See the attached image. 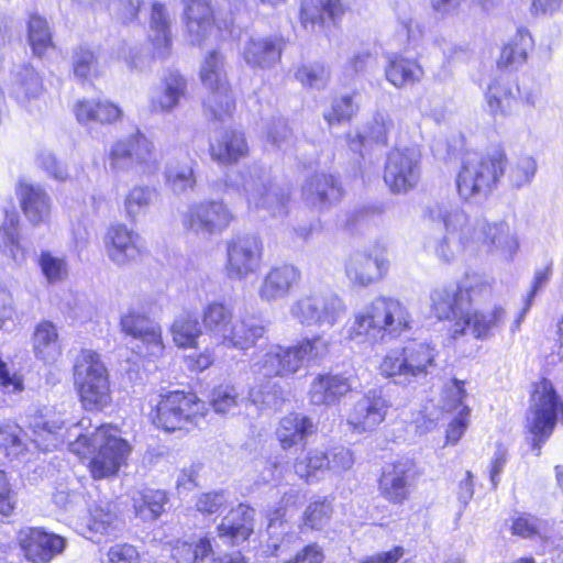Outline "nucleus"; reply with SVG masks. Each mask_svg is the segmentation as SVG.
Masks as SVG:
<instances>
[{"label":"nucleus","instance_id":"1","mask_svg":"<svg viewBox=\"0 0 563 563\" xmlns=\"http://www.w3.org/2000/svg\"><path fill=\"white\" fill-rule=\"evenodd\" d=\"M487 283L464 285L456 283L435 287L430 292V313L439 322H446L448 335L455 340L464 335L467 329L477 340H486L498 332L505 324L507 311L501 305L490 310H470L473 305V292Z\"/></svg>","mask_w":563,"mask_h":563},{"label":"nucleus","instance_id":"2","mask_svg":"<svg viewBox=\"0 0 563 563\" xmlns=\"http://www.w3.org/2000/svg\"><path fill=\"white\" fill-rule=\"evenodd\" d=\"M69 451L84 464L93 481L117 477L128 466L132 445L112 423H101L90 433H80Z\"/></svg>","mask_w":563,"mask_h":563},{"label":"nucleus","instance_id":"3","mask_svg":"<svg viewBox=\"0 0 563 563\" xmlns=\"http://www.w3.org/2000/svg\"><path fill=\"white\" fill-rule=\"evenodd\" d=\"M412 317L408 307L397 298L378 296L355 316L347 329L349 340L376 343L386 338L396 339L412 329Z\"/></svg>","mask_w":563,"mask_h":563},{"label":"nucleus","instance_id":"4","mask_svg":"<svg viewBox=\"0 0 563 563\" xmlns=\"http://www.w3.org/2000/svg\"><path fill=\"white\" fill-rule=\"evenodd\" d=\"M209 409L206 401L191 389H168L157 394L151 405L150 423L165 434L189 433L199 429Z\"/></svg>","mask_w":563,"mask_h":563},{"label":"nucleus","instance_id":"5","mask_svg":"<svg viewBox=\"0 0 563 563\" xmlns=\"http://www.w3.org/2000/svg\"><path fill=\"white\" fill-rule=\"evenodd\" d=\"M509 165L503 144H495L462 162L456 189L464 200L488 197L497 189Z\"/></svg>","mask_w":563,"mask_h":563},{"label":"nucleus","instance_id":"6","mask_svg":"<svg viewBox=\"0 0 563 563\" xmlns=\"http://www.w3.org/2000/svg\"><path fill=\"white\" fill-rule=\"evenodd\" d=\"M71 372L74 389L84 410L100 412L111 406V375L97 351L81 349Z\"/></svg>","mask_w":563,"mask_h":563},{"label":"nucleus","instance_id":"7","mask_svg":"<svg viewBox=\"0 0 563 563\" xmlns=\"http://www.w3.org/2000/svg\"><path fill=\"white\" fill-rule=\"evenodd\" d=\"M330 341L321 334L305 336L292 345H273L257 362V372L264 378H288L295 376L305 361L318 362L330 352Z\"/></svg>","mask_w":563,"mask_h":563},{"label":"nucleus","instance_id":"8","mask_svg":"<svg viewBox=\"0 0 563 563\" xmlns=\"http://www.w3.org/2000/svg\"><path fill=\"white\" fill-rule=\"evenodd\" d=\"M438 355L439 352L433 344L409 339L405 344L388 350L379 361L377 371L385 379H424L437 367Z\"/></svg>","mask_w":563,"mask_h":563},{"label":"nucleus","instance_id":"9","mask_svg":"<svg viewBox=\"0 0 563 563\" xmlns=\"http://www.w3.org/2000/svg\"><path fill=\"white\" fill-rule=\"evenodd\" d=\"M198 76L207 90L202 101L205 112L214 121L231 118L236 110V98L225 71V56L219 49L208 51Z\"/></svg>","mask_w":563,"mask_h":563},{"label":"nucleus","instance_id":"10","mask_svg":"<svg viewBox=\"0 0 563 563\" xmlns=\"http://www.w3.org/2000/svg\"><path fill=\"white\" fill-rule=\"evenodd\" d=\"M107 159L113 172L137 168L142 175L150 176L159 168L154 143L140 129L113 141Z\"/></svg>","mask_w":563,"mask_h":563},{"label":"nucleus","instance_id":"11","mask_svg":"<svg viewBox=\"0 0 563 563\" xmlns=\"http://www.w3.org/2000/svg\"><path fill=\"white\" fill-rule=\"evenodd\" d=\"M236 217L223 199H203L192 202L181 216L186 233L221 234Z\"/></svg>","mask_w":563,"mask_h":563},{"label":"nucleus","instance_id":"12","mask_svg":"<svg viewBox=\"0 0 563 563\" xmlns=\"http://www.w3.org/2000/svg\"><path fill=\"white\" fill-rule=\"evenodd\" d=\"M422 155L417 147H393L386 157L383 179L393 194L413 190L421 178Z\"/></svg>","mask_w":563,"mask_h":563},{"label":"nucleus","instance_id":"13","mask_svg":"<svg viewBox=\"0 0 563 563\" xmlns=\"http://www.w3.org/2000/svg\"><path fill=\"white\" fill-rule=\"evenodd\" d=\"M354 464L353 452L336 445L327 450L309 449L294 461V470L306 484L317 483L325 472H345Z\"/></svg>","mask_w":563,"mask_h":563},{"label":"nucleus","instance_id":"14","mask_svg":"<svg viewBox=\"0 0 563 563\" xmlns=\"http://www.w3.org/2000/svg\"><path fill=\"white\" fill-rule=\"evenodd\" d=\"M390 260L384 245H374L349 256L344 273L353 288H366L377 284L388 275Z\"/></svg>","mask_w":563,"mask_h":563},{"label":"nucleus","instance_id":"15","mask_svg":"<svg viewBox=\"0 0 563 563\" xmlns=\"http://www.w3.org/2000/svg\"><path fill=\"white\" fill-rule=\"evenodd\" d=\"M420 475L415 461L400 459L383 465L377 476L379 496L391 506H401L411 498L412 485Z\"/></svg>","mask_w":563,"mask_h":563},{"label":"nucleus","instance_id":"16","mask_svg":"<svg viewBox=\"0 0 563 563\" xmlns=\"http://www.w3.org/2000/svg\"><path fill=\"white\" fill-rule=\"evenodd\" d=\"M263 240L252 233L239 234L227 242L225 274L229 278L243 279L257 272L263 262Z\"/></svg>","mask_w":563,"mask_h":563},{"label":"nucleus","instance_id":"17","mask_svg":"<svg viewBox=\"0 0 563 563\" xmlns=\"http://www.w3.org/2000/svg\"><path fill=\"white\" fill-rule=\"evenodd\" d=\"M181 21L188 34L205 38L216 31L218 40L231 34L233 22L221 23L217 19V8L213 0H181Z\"/></svg>","mask_w":563,"mask_h":563},{"label":"nucleus","instance_id":"18","mask_svg":"<svg viewBox=\"0 0 563 563\" xmlns=\"http://www.w3.org/2000/svg\"><path fill=\"white\" fill-rule=\"evenodd\" d=\"M484 100L488 114L495 123L510 118L519 107L530 108L534 104L532 96H522L517 82L503 78H495L488 84L484 92Z\"/></svg>","mask_w":563,"mask_h":563},{"label":"nucleus","instance_id":"19","mask_svg":"<svg viewBox=\"0 0 563 563\" xmlns=\"http://www.w3.org/2000/svg\"><path fill=\"white\" fill-rule=\"evenodd\" d=\"M66 539L43 527H29L19 532L18 547L29 563H51L66 549Z\"/></svg>","mask_w":563,"mask_h":563},{"label":"nucleus","instance_id":"20","mask_svg":"<svg viewBox=\"0 0 563 563\" xmlns=\"http://www.w3.org/2000/svg\"><path fill=\"white\" fill-rule=\"evenodd\" d=\"M119 327L121 333L141 343L145 354L158 356L164 353L163 328L147 313L131 308L120 317Z\"/></svg>","mask_w":563,"mask_h":563},{"label":"nucleus","instance_id":"21","mask_svg":"<svg viewBox=\"0 0 563 563\" xmlns=\"http://www.w3.org/2000/svg\"><path fill=\"white\" fill-rule=\"evenodd\" d=\"M319 422L301 410H289L282 416L275 427L274 437L283 452L305 448L310 438L317 435Z\"/></svg>","mask_w":563,"mask_h":563},{"label":"nucleus","instance_id":"22","mask_svg":"<svg viewBox=\"0 0 563 563\" xmlns=\"http://www.w3.org/2000/svg\"><path fill=\"white\" fill-rule=\"evenodd\" d=\"M103 246L109 260L120 266L131 264L145 254L139 232L122 222L108 225Z\"/></svg>","mask_w":563,"mask_h":563},{"label":"nucleus","instance_id":"23","mask_svg":"<svg viewBox=\"0 0 563 563\" xmlns=\"http://www.w3.org/2000/svg\"><path fill=\"white\" fill-rule=\"evenodd\" d=\"M389 408L390 402L380 389H369L353 405L347 424L358 433L372 432L385 421Z\"/></svg>","mask_w":563,"mask_h":563},{"label":"nucleus","instance_id":"24","mask_svg":"<svg viewBox=\"0 0 563 563\" xmlns=\"http://www.w3.org/2000/svg\"><path fill=\"white\" fill-rule=\"evenodd\" d=\"M255 515L246 503L231 507L216 527L218 538L231 547L249 542L255 532Z\"/></svg>","mask_w":563,"mask_h":563},{"label":"nucleus","instance_id":"25","mask_svg":"<svg viewBox=\"0 0 563 563\" xmlns=\"http://www.w3.org/2000/svg\"><path fill=\"white\" fill-rule=\"evenodd\" d=\"M341 309V300L333 297L308 295L297 299L291 306V314L302 325L335 323Z\"/></svg>","mask_w":563,"mask_h":563},{"label":"nucleus","instance_id":"26","mask_svg":"<svg viewBox=\"0 0 563 563\" xmlns=\"http://www.w3.org/2000/svg\"><path fill=\"white\" fill-rule=\"evenodd\" d=\"M73 113L84 126L115 125L124 117L120 104L106 98H80L74 103Z\"/></svg>","mask_w":563,"mask_h":563},{"label":"nucleus","instance_id":"27","mask_svg":"<svg viewBox=\"0 0 563 563\" xmlns=\"http://www.w3.org/2000/svg\"><path fill=\"white\" fill-rule=\"evenodd\" d=\"M473 240L477 247L487 254L499 253L512 257L519 247L517 238L504 221H484L476 224L473 230Z\"/></svg>","mask_w":563,"mask_h":563},{"label":"nucleus","instance_id":"28","mask_svg":"<svg viewBox=\"0 0 563 563\" xmlns=\"http://www.w3.org/2000/svg\"><path fill=\"white\" fill-rule=\"evenodd\" d=\"M349 11L346 0H301L298 20L305 29L338 25Z\"/></svg>","mask_w":563,"mask_h":563},{"label":"nucleus","instance_id":"29","mask_svg":"<svg viewBox=\"0 0 563 563\" xmlns=\"http://www.w3.org/2000/svg\"><path fill=\"white\" fill-rule=\"evenodd\" d=\"M120 522L118 505L110 499L90 503L81 518V525L89 538L97 540L113 534L119 529Z\"/></svg>","mask_w":563,"mask_h":563},{"label":"nucleus","instance_id":"30","mask_svg":"<svg viewBox=\"0 0 563 563\" xmlns=\"http://www.w3.org/2000/svg\"><path fill=\"white\" fill-rule=\"evenodd\" d=\"M426 76L419 58L408 56L401 52L390 53L386 56L384 77L396 89H404L419 85Z\"/></svg>","mask_w":563,"mask_h":563},{"label":"nucleus","instance_id":"31","mask_svg":"<svg viewBox=\"0 0 563 563\" xmlns=\"http://www.w3.org/2000/svg\"><path fill=\"white\" fill-rule=\"evenodd\" d=\"M286 44L287 40L282 35L250 37L242 57L252 68L267 69L280 63Z\"/></svg>","mask_w":563,"mask_h":563},{"label":"nucleus","instance_id":"32","mask_svg":"<svg viewBox=\"0 0 563 563\" xmlns=\"http://www.w3.org/2000/svg\"><path fill=\"white\" fill-rule=\"evenodd\" d=\"M250 152L245 132L234 128L223 130L209 145L211 159L229 166L247 158Z\"/></svg>","mask_w":563,"mask_h":563},{"label":"nucleus","instance_id":"33","mask_svg":"<svg viewBox=\"0 0 563 563\" xmlns=\"http://www.w3.org/2000/svg\"><path fill=\"white\" fill-rule=\"evenodd\" d=\"M301 280L300 269L290 263L272 266L258 289L263 300L272 301L287 296Z\"/></svg>","mask_w":563,"mask_h":563},{"label":"nucleus","instance_id":"34","mask_svg":"<svg viewBox=\"0 0 563 563\" xmlns=\"http://www.w3.org/2000/svg\"><path fill=\"white\" fill-rule=\"evenodd\" d=\"M305 189L311 203L319 208L339 203L345 196L340 176L325 172L312 174L307 179Z\"/></svg>","mask_w":563,"mask_h":563},{"label":"nucleus","instance_id":"35","mask_svg":"<svg viewBox=\"0 0 563 563\" xmlns=\"http://www.w3.org/2000/svg\"><path fill=\"white\" fill-rule=\"evenodd\" d=\"M353 390L350 377L341 373H320L313 378L309 395L318 404L333 406L351 394Z\"/></svg>","mask_w":563,"mask_h":563},{"label":"nucleus","instance_id":"36","mask_svg":"<svg viewBox=\"0 0 563 563\" xmlns=\"http://www.w3.org/2000/svg\"><path fill=\"white\" fill-rule=\"evenodd\" d=\"M16 195L21 210L32 225L37 227L48 219L51 200L43 187L21 180Z\"/></svg>","mask_w":563,"mask_h":563},{"label":"nucleus","instance_id":"37","mask_svg":"<svg viewBox=\"0 0 563 563\" xmlns=\"http://www.w3.org/2000/svg\"><path fill=\"white\" fill-rule=\"evenodd\" d=\"M187 93V78L177 70H170L162 78L159 95L150 100V110L152 113H168L180 104Z\"/></svg>","mask_w":563,"mask_h":563},{"label":"nucleus","instance_id":"38","mask_svg":"<svg viewBox=\"0 0 563 563\" xmlns=\"http://www.w3.org/2000/svg\"><path fill=\"white\" fill-rule=\"evenodd\" d=\"M534 48V41L530 32L519 27L516 34L500 48L496 60L498 69H518L527 63L529 53Z\"/></svg>","mask_w":563,"mask_h":563},{"label":"nucleus","instance_id":"39","mask_svg":"<svg viewBox=\"0 0 563 563\" xmlns=\"http://www.w3.org/2000/svg\"><path fill=\"white\" fill-rule=\"evenodd\" d=\"M32 350L44 362H54L62 354L59 334L56 325L48 320L40 321L33 331Z\"/></svg>","mask_w":563,"mask_h":563},{"label":"nucleus","instance_id":"40","mask_svg":"<svg viewBox=\"0 0 563 563\" xmlns=\"http://www.w3.org/2000/svg\"><path fill=\"white\" fill-rule=\"evenodd\" d=\"M169 498L164 489L145 487L132 498V506L136 516L143 520H156L165 512Z\"/></svg>","mask_w":563,"mask_h":563},{"label":"nucleus","instance_id":"41","mask_svg":"<svg viewBox=\"0 0 563 563\" xmlns=\"http://www.w3.org/2000/svg\"><path fill=\"white\" fill-rule=\"evenodd\" d=\"M356 90L346 93H333L330 97L329 106L323 112V119L331 126H339L352 121L358 112Z\"/></svg>","mask_w":563,"mask_h":563},{"label":"nucleus","instance_id":"42","mask_svg":"<svg viewBox=\"0 0 563 563\" xmlns=\"http://www.w3.org/2000/svg\"><path fill=\"white\" fill-rule=\"evenodd\" d=\"M150 27L154 33L151 37L153 47L162 55L168 54L172 47V30L165 4L161 2L152 3Z\"/></svg>","mask_w":563,"mask_h":563},{"label":"nucleus","instance_id":"43","mask_svg":"<svg viewBox=\"0 0 563 563\" xmlns=\"http://www.w3.org/2000/svg\"><path fill=\"white\" fill-rule=\"evenodd\" d=\"M201 321L209 333L222 340L233 322V309L224 301H211L203 308Z\"/></svg>","mask_w":563,"mask_h":563},{"label":"nucleus","instance_id":"44","mask_svg":"<svg viewBox=\"0 0 563 563\" xmlns=\"http://www.w3.org/2000/svg\"><path fill=\"white\" fill-rule=\"evenodd\" d=\"M169 333L178 349H196L202 330L196 316L185 313L173 321Z\"/></svg>","mask_w":563,"mask_h":563},{"label":"nucleus","instance_id":"45","mask_svg":"<svg viewBox=\"0 0 563 563\" xmlns=\"http://www.w3.org/2000/svg\"><path fill=\"white\" fill-rule=\"evenodd\" d=\"M27 42L33 55L40 58L55 48L48 23L37 13H32L27 19Z\"/></svg>","mask_w":563,"mask_h":563},{"label":"nucleus","instance_id":"46","mask_svg":"<svg viewBox=\"0 0 563 563\" xmlns=\"http://www.w3.org/2000/svg\"><path fill=\"white\" fill-rule=\"evenodd\" d=\"M264 333L265 328L262 324L241 320L232 322L222 342L241 350H247L254 346Z\"/></svg>","mask_w":563,"mask_h":563},{"label":"nucleus","instance_id":"47","mask_svg":"<svg viewBox=\"0 0 563 563\" xmlns=\"http://www.w3.org/2000/svg\"><path fill=\"white\" fill-rule=\"evenodd\" d=\"M289 201L290 194L286 191H275L271 181L263 184L247 197L250 208L268 210L271 212L285 209Z\"/></svg>","mask_w":563,"mask_h":563},{"label":"nucleus","instance_id":"48","mask_svg":"<svg viewBox=\"0 0 563 563\" xmlns=\"http://www.w3.org/2000/svg\"><path fill=\"white\" fill-rule=\"evenodd\" d=\"M155 189L146 185L133 186L124 196L123 207L125 218L131 223H135L137 218L145 214L150 209Z\"/></svg>","mask_w":563,"mask_h":563},{"label":"nucleus","instance_id":"49","mask_svg":"<svg viewBox=\"0 0 563 563\" xmlns=\"http://www.w3.org/2000/svg\"><path fill=\"white\" fill-rule=\"evenodd\" d=\"M71 57V69L75 77L79 80H91L101 75L98 55L92 47L80 44L74 48Z\"/></svg>","mask_w":563,"mask_h":563},{"label":"nucleus","instance_id":"50","mask_svg":"<svg viewBox=\"0 0 563 563\" xmlns=\"http://www.w3.org/2000/svg\"><path fill=\"white\" fill-rule=\"evenodd\" d=\"M511 536L520 539H541L544 533V522L531 512H516L510 519Z\"/></svg>","mask_w":563,"mask_h":563},{"label":"nucleus","instance_id":"51","mask_svg":"<svg viewBox=\"0 0 563 563\" xmlns=\"http://www.w3.org/2000/svg\"><path fill=\"white\" fill-rule=\"evenodd\" d=\"M164 178L165 184L174 192L192 190L197 185L194 164L181 167H169L165 170Z\"/></svg>","mask_w":563,"mask_h":563},{"label":"nucleus","instance_id":"52","mask_svg":"<svg viewBox=\"0 0 563 563\" xmlns=\"http://www.w3.org/2000/svg\"><path fill=\"white\" fill-rule=\"evenodd\" d=\"M239 402V393L236 388L231 384H218L211 390L209 395V405L218 413H225L229 410L235 408Z\"/></svg>","mask_w":563,"mask_h":563},{"label":"nucleus","instance_id":"53","mask_svg":"<svg viewBox=\"0 0 563 563\" xmlns=\"http://www.w3.org/2000/svg\"><path fill=\"white\" fill-rule=\"evenodd\" d=\"M295 78L306 87L324 86L330 79V70L320 62L302 64L295 70Z\"/></svg>","mask_w":563,"mask_h":563},{"label":"nucleus","instance_id":"54","mask_svg":"<svg viewBox=\"0 0 563 563\" xmlns=\"http://www.w3.org/2000/svg\"><path fill=\"white\" fill-rule=\"evenodd\" d=\"M333 514V508L327 498L310 503L303 511V523L311 530H319Z\"/></svg>","mask_w":563,"mask_h":563},{"label":"nucleus","instance_id":"55","mask_svg":"<svg viewBox=\"0 0 563 563\" xmlns=\"http://www.w3.org/2000/svg\"><path fill=\"white\" fill-rule=\"evenodd\" d=\"M40 268L49 283H57L67 275V265L64 257H56L48 251H43L38 257Z\"/></svg>","mask_w":563,"mask_h":563},{"label":"nucleus","instance_id":"56","mask_svg":"<svg viewBox=\"0 0 563 563\" xmlns=\"http://www.w3.org/2000/svg\"><path fill=\"white\" fill-rule=\"evenodd\" d=\"M391 128L393 121L390 119L382 113H375L366 128L369 142L375 145L387 146Z\"/></svg>","mask_w":563,"mask_h":563},{"label":"nucleus","instance_id":"57","mask_svg":"<svg viewBox=\"0 0 563 563\" xmlns=\"http://www.w3.org/2000/svg\"><path fill=\"white\" fill-rule=\"evenodd\" d=\"M104 563H142V558L135 545L120 542L109 547Z\"/></svg>","mask_w":563,"mask_h":563},{"label":"nucleus","instance_id":"58","mask_svg":"<svg viewBox=\"0 0 563 563\" xmlns=\"http://www.w3.org/2000/svg\"><path fill=\"white\" fill-rule=\"evenodd\" d=\"M19 225V214L14 210H7L4 212L3 223L0 225V234L2 235L5 245L9 246L13 256L14 250H20V239L18 234Z\"/></svg>","mask_w":563,"mask_h":563},{"label":"nucleus","instance_id":"59","mask_svg":"<svg viewBox=\"0 0 563 563\" xmlns=\"http://www.w3.org/2000/svg\"><path fill=\"white\" fill-rule=\"evenodd\" d=\"M225 505L223 490H213L202 493L198 496L195 507L196 510L203 515H213L219 512Z\"/></svg>","mask_w":563,"mask_h":563},{"label":"nucleus","instance_id":"60","mask_svg":"<svg viewBox=\"0 0 563 563\" xmlns=\"http://www.w3.org/2000/svg\"><path fill=\"white\" fill-rule=\"evenodd\" d=\"M183 361L189 373L198 375L213 365L214 354L212 350L206 349L184 356Z\"/></svg>","mask_w":563,"mask_h":563},{"label":"nucleus","instance_id":"61","mask_svg":"<svg viewBox=\"0 0 563 563\" xmlns=\"http://www.w3.org/2000/svg\"><path fill=\"white\" fill-rule=\"evenodd\" d=\"M470 415V407L464 405L457 416L448 424L445 430L448 443L456 444L460 441L467 428Z\"/></svg>","mask_w":563,"mask_h":563},{"label":"nucleus","instance_id":"62","mask_svg":"<svg viewBox=\"0 0 563 563\" xmlns=\"http://www.w3.org/2000/svg\"><path fill=\"white\" fill-rule=\"evenodd\" d=\"M537 164L530 156L520 157L511 168V179L515 186L520 187L529 183L534 176Z\"/></svg>","mask_w":563,"mask_h":563},{"label":"nucleus","instance_id":"63","mask_svg":"<svg viewBox=\"0 0 563 563\" xmlns=\"http://www.w3.org/2000/svg\"><path fill=\"white\" fill-rule=\"evenodd\" d=\"M16 507V495L13 492L7 474L0 471V515L9 517Z\"/></svg>","mask_w":563,"mask_h":563},{"label":"nucleus","instance_id":"64","mask_svg":"<svg viewBox=\"0 0 563 563\" xmlns=\"http://www.w3.org/2000/svg\"><path fill=\"white\" fill-rule=\"evenodd\" d=\"M26 74L21 78L20 85L26 100L38 98L44 91L42 77L33 69L25 68Z\"/></svg>","mask_w":563,"mask_h":563}]
</instances>
